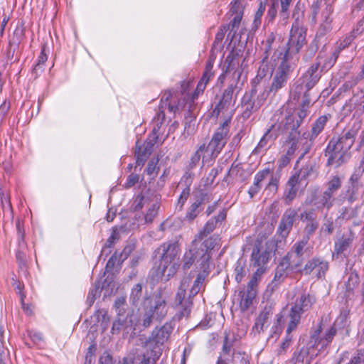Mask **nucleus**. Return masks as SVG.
Here are the masks:
<instances>
[{"mask_svg": "<svg viewBox=\"0 0 364 364\" xmlns=\"http://www.w3.org/2000/svg\"><path fill=\"white\" fill-rule=\"evenodd\" d=\"M181 249L176 241H168L161 244L154 251V264L152 270L158 279L166 277L167 279L177 272L179 267Z\"/></svg>", "mask_w": 364, "mask_h": 364, "instance_id": "nucleus-1", "label": "nucleus"}, {"mask_svg": "<svg viewBox=\"0 0 364 364\" xmlns=\"http://www.w3.org/2000/svg\"><path fill=\"white\" fill-rule=\"evenodd\" d=\"M189 85V82L183 81L182 82L181 96L178 94H173L170 90L162 93L160 104L152 120V132L154 134H164V132H161L160 129L165 119L164 110L166 109H168V112L173 114V116L183 110L186 105L185 97H183V95H184Z\"/></svg>", "mask_w": 364, "mask_h": 364, "instance_id": "nucleus-2", "label": "nucleus"}, {"mask_svg": "<svg viewBox=\"0 0 364 364\" xmlns=\"http://www.w3.org/2000/svg\"><path fill=\"white\" fill-rule=\"evenodd\" d=\"M166 298L161 291L155 292L151 297L146 298L143 305L142 326L149 327L154 321H161L167 314Z\"/></svg>", "mask_w": 364, "mask_h": 364, "instance_id": "nucleus-3", "label": "nucleus"}, {"mask_svg": "<svg viewBox=\"0 0 364 364\" xmlns=\"http://www.w3.org/2000/svg\"><path fill=\"white\" fill-rule=\"evenodd\" d=\"M316 301V297L305 291L296 295L294 301L290 304L288 314V318L290 320L289 331L298 326L302 316L311 310Z\"/></svg>", "mask_w": 364, "mask_h": 364, "instance_id": "nucleus-4", "label": "nucleus"}, {"mask_svg": "<svg viewBox=\"0 0 364 364\" xmlns=\"http://www.w3.org/2000/svg\"><path fill=\"white\" fill-rule=\"evenodd\" d=\"M306 29L304 27L303 21L296 18L290 30L287 48L283 58L285 60H292L294 56H296L302 47L306 43Z\"/></svg>", "mask_w": 364, "mask_h": 364, "instance_id": "nucleus-5", "label": "nucleus"}, {"mask_svg": "<svg viewBox=\"0 0 364 364\" xmlns=\"http://www.w3.org/2000/svg\"><path fill=\"white\" fill-rule=\"evenodd\" d=\"M308 237H303L295 242L287 255L280 262L279 269H290L300 272L305 259V254L308 248Z\"/></svg>", "mask_w": 364, "mask_h": 364, "instance_id": "nucleus-6", "label": "nucleus"}, {"mask_svg": "<svg viewBox=\"0 0 364 364\" xmlns=\"http://www.w3.org/2000/svg\"><path fill=\"white\" fill-rule=\"evenodd\" d=\"M288 61L283 58L281 64L272 75L270 85L260 94L261 101H266L270 95L275 96L280 90L286 86L291 73V66Z\"/></svg>", "mask_w": 364, "mask_h": 364, "instance_id": "nucleus-7", "label": "nucleus"}, {"mask_svg": "<svg viewBox=\"0 0 364 364\" xmlns=\"http://www.w3.org/2000/svg\"><path fill=\"white\" fill-rule=\"evenodd\" d=\"M353 138H332L329 141L326 154L328 155V165L336 164L337 166L341 164V159L344 152L353 143Z\"/></svg>", "mask_w": 364, "mask_h": 364, "instance_id": "nucleus-8", "label": "nucleus"}, {"mask_svg": "<svg viewBox=\"0 0 364 364\" xmlns=\"http://www.w3.org/2000/svg\"><path fill=\"white\" fill-rule=\"evenodd\" d=\"M309 105H304L301 103V108L298 111L296 116L291 119L288 117L282 129L277 135H283L284 136H297L301 134V130L299 129L303 119L309 114L308 108Z\"/></svg>", "mask_w": 364, "mask_h": 364, "instance_id": "nucleus-9", "label": "nucleus"}, {"mask_svg": "<svg viewBox=\"0 0 364 364\" xmlns=\"http://www.w3.org/2000/svg\"><path fill=\"white\" fill-rule=\"evenodd\" d=\"M173 331L171 324L166 323L159 328H155L149 338L146 342L147 350H156V348L162 351L161 346L168 339Z\"/></svg>", "mask_w": 364, "mask_h": 364, "instance_id": "nucleus-10", "label": "nucleus"}, {"mask_svg": "<svg viewBox=\"0 0 364 364\" xmlns=\"http://www.w3.org/2000/svg\"><path fill=\"white\" fill-rule=\"evenodd\" d=\"M158 138H139L134 154L137 166H143L154 151Z\"/></svg>", "mask_w": 364, "mask_h": 364, "instance_id": "nucleus-11", "label": "nucleus"}, {"mask_svg": "<svg viewBox=\"0 0 364 364\" xmlns=\"http://www.w3.org/2000/svg\"><path fill=\"white\" fill-rule=\"evenodd\" d=\"M262 274V270L255 272L248 282L245 291L240 292L242 295L240 306L242 311H247L252 304L253 300L255 299L257 292V282L260 279Z\"/></svg>", "mask_w": 364, "mask_h": 364, "instance_id": "nucleus-12", "label": "nucleus"}, {"mask_svg": "<svg viewBox=\"0 0 364 364\" xmlns=\"http://www.w3.org/2000/svg\"><path fill=\"white\" fill-rule=\"evenodd\" d=\"M319 188L316 187L311 190L309 195L305 200V204L307 205H314L318 210L326 208L329 210L333 205V198L324 191L318 196Z\"/></svg>", "mask_w": 364, "mask_h": 364, "instance_id": "nucleus-13", "label": "nucleus"}, {"mask_svg": "<svg viewBox=\"0 0 364 364\" xmlns=\"http://www.w3.org/2000/svg\"><path fill=\"white\" fill-rule=\"evenodd\" d=\"M321 332V326H319L311 335L310 339L311 347L313 348H317L319 351L324 349L329 343H331L337 333V330L334 326H332L326 332L323 337H320Z\"/></svg>", "mask_w": 364, "mask_h": 364, "instance_id": "nucleus-14", "label": "nucleus"}, {"mask_svg": "<svg viewBox=\"0 0 364 364\" xmlns=\"http://www.w3.org/2000/svg\"><path fill=\"white\" fill-rule=\"evenodd\" d=\"M328 262L320 257H314L309 259L300 272L309 275L314 272L318 278L323 277L328 269Z\"/></svg>", "mask_w": 364, "mask_h": 364, "instance_id": "nucleus-15", "label": "nucleus"}, {"mask_svg": "<svg viewBox=\"0 0 364 364\" xmlns=\"http://www.w3.org/2000/svg\"><path fill=\"white\" fill-rule=\"evenodd\" d=\"M186 287L181 284L175 296L174 304L179 308L178 314L180 318L187 317L191 313L193 302L191 299V295L188 299L185 298Z\"/></svg>", "mask_w": 364, "mask_h": 364, "instance_id": "nucleus-16", "label": "nucleus"}, {"mask_svg": "<svg viewBox=\"0 0 364 364\" xmlns=\"http://www.w3.org/2000/svg\"><path fill=\"white\" fill-rule=\"evenodd\" d=\"M297 211L294 208L285 210L279 222L277 232L282 237H287L292 229L294 223L297 218Z\"/></svg>", "mask_w": 364, "mask_h": 364, "instance_id": "nucleus-17", "label": "nucleus"}, {"mask_svg": "<svg viewBox=\"0 0 364 364\" xmlns=\"http://www.w3.org/2000/svg\"><path fill=\"white\" fill-rule=\"evenodd\" d=\"M355 239V232L352 229H349L346 232L342 234L334 243L333 254L337 256L347 257L346 252L350 247Z\"/></svg>", "mask_w": 364, "mask_h": 364, "instance_id": "nucleus-18", "label": "nucleus"}, {"mask_svg": "<svg viewBox=\"0 0 364 364\" xmlns=\"http://www.w3.org/2000/svg\"><path fill=\"white\" fill-rule=\"evenodd\" d=\"M255 96L245 93L241 101L242 113L241 117L243 119H247L251 114L257 111L265 101L260 100V94L257 98V102L253 100Z\"/></svg>", "mask_w": 364, "mask_h": 364, "instance_id": "nucleus-19", "label": "nucleus"}, {"mask_svg": "<svg viewBox=\"0 0 364 364\" xmlns=\"http://www.w3.org/2000/svg\"><path fill=\"white\" fill-rule=\"evenodd\" d=\"M311 90V87H306V84L299 79L290 92V97L296 102L301 100V103H303L304 105H310L311 98L309 91Z\"/></svg>", "mask_w": 364, "mask_h": 364, "instance_id": "nucleus-20", "label": "nucleus"}, {"mask_svg": "<svg viewBox=\"0 0 364 364\" xmlns=\"http://www.w3.org/2000/svg\"><path fill=\"white\" fill-rule=\"evenodd\" d=\"M226 217L227 210L225 209H223L217 215L212 217L206 222L196 237L199 240H203L204 237H207L209 234L213 232L218 223H221L225 220Z\"/></svg>", "mask_w": 364, "mask_h": 364, "instance_id": "nucleus-21", "label": "nucleus"}, {"mask_svg": "<svg viewBox=\"0 0 364 364\" xmlns=\"http://www.w3.org/2000/svg\"><path fill=\"white\" fill-rule=\"evenodd\" d=\"M208 260L209 257H207L205 261H202L200 264V271L197 274L193 285L190 290L191 296H195L200 291L205 282V279L208 276L210 273Z\"/></svg>", "mask_w": 364, "mask_h": 364, "instance_id": "nucleus-22", "label": "nucleus"}, {"mask_svg": "<svg viewBox=\"0 0 364 364\" xmlns=\"http://www.w3.org/2000/svg\"><path fill=\"white\" fill-rule=\"evenodd\" d=\"M225 73L233 72V77L239 80L242 74L240 59L233 53L228 54L225 60L223 68Z\"/></svg>", "mask_w": 364, "mask_h": 364, "instance_id": "nucleus-23", "label": "nucleus"}, {"mask_svg": "<svg viewBox=\"0 0 364 364\" xmlns=\"http://www.w3.org/2000/svg\"><path fill=\"white\" fill-rule=\"evenodd\" d=\"M207 195L200 193L198 196L196 197L194 202L190 205L186 211L185 220L189 222L193 221L201 211L200 206L206 200Z\"/></svg>", "mask_w": 364, "mask_h": 364, "instance_id": "nucleus-24", "label": "nucleus"}, {"mask_svg": "<svg viewBox=\"0 0 364 364\" xmlns=\"http://www.w3.org/2000/svg\"><path fill=\"white\" fill-rule=\"evenodd\" d=\"M252 262L255 267H257L258 270H262V273L264 272V266L269 260V252L267 251L261 252L257 246L254 247L251 255Z\"/></svg>", "mask_w": 364, "mask_h": 364, "instance_id": "nucleus-25", "label": "nucleus"}, {"mask_svg": "<svg viewBox=\"0 0 364 364\" xmlns=\"http://www.w3.org/2000/svg\"><path fill=\"white\" fill-rule=\"evenodd\" d=\"M273 314L271 306H266L261 311L258 317L256 318L255 324L252 327V333L259 334L264 330V325L267 323L269 318Z\"/></svg>", "mask_w": 364, "mask_h": 364, "instance_id": "nucleus-26", "label": "nucleus"}, {"mask_svg": "<svg viewBox=\"0 0 364 364\" xmlns=\"http://www.w3.org/2000/svg\"><path fill=\"white\" fill-rule=\"evenodd\" d=\"M364 171V167H359V171L358 173H354L350 178V186L348 187V189L346 191L345 198L350 203H353L356 200V193L359 188V178L360 177L361 173Z\"/></svg>", "mask_w": 364, "mask_h": 364, "instance_id": "nucleus-27", "label": "nucleus"}, {"mask_svg": "<svg viewBox=\"0 0 364 364\" xmlns=\"http://www.w3.org/2000/svg\"><path fill=\"white\" fill-rule=\"evenodd\" d=\"M300 184L297 179H296V177L291 176L288 180L284 193V200L287 205H289L296 198L298 192V186Z\"/></svg>", "mask_w": 364, "mask_h": 364, "instance_id": "nucleus-28", "label": "nucleus"}, {"mask_svg": "<svg viewBox=\"0 0 364 364\" xmlns=\"http://www.w3.org/2000/svg\"><path fill=\"white\" fill-rule=\"evenodd\" d=\"M269 173L270 170L269 168H265L255 174L254 183L248 190V194L251 198H252L260 191L262 188L261 183Z\"/></svg>", "mask_w": 364, "mask_h": 364, "instance_id": "nucleus-29", "label": "nucleus"}, {"mask_svg": "<svg viewBox=\"0 0 364 364\" xmlns=\"http://www.w3.org/2000/svg\"><path fill=\"white\" fill-rule=\"evenodd\" d=\"M144 283L143 281L138 282L132 287L129 294V301L132 305L137 306L140 302L143 295V287Z\"/></svg>", "mask_w": 364, "mask_h": 364, "instance_id": "nucleus-30", "label": "nucleus"}, {"mask_svg": "<svg viewBox=\"0 0 364 364\" xmlns=\"http://www.w3.org/2000/svg\"><path fill=\"white\" fill-rule=\"evenodd\" d=\"M199 255L195 248L185 252L182 259V269L184 272H187L191 267Z\"/></svg>", "mask_w": 364, "mask_h": 364, "instance_id": "nucleus-31", "label": "nucleus"}, {"mask_svg": "<svg viewBox=\"0 0 364 364\" xmlns=\"http://www.w3.org/2000/svg\"><path fill=\"white\" fill-rule=\"evenodd\" d=\"M314 174V167L313 165L309 164L303 166L298 173H296L292 176L296 177L297 181L301 183L303 181H306Z\"/></svg>", "mask_w": 364, "mask_h": 364, "instance_id": "nucleus-32", "label": "nucleus"}, {"mask_svg": "<svg viewBox=\"0 0 364 364\" xmlns=\"http://www.w3.org/2000/svg\"><path fill=\"white\" fill-rule=\"evenodd\" d=\"M282 148L285 154L293 158L295 151L299 150V144L297 138H288L283 143Z\"/></svg>", "mask_w": 364, "mask_h": 364, "instance_id": "nucleus-33", "label": "nucleus"}, {"mask_svg": "<svg viewBox=\"0 0 364 364\" xmlns=\"http://www.w3.org/2000/svg\"><path fill=\"white\" fill-rule=\"evenodd\" d=\"M230 102L223 99H220L215 107L212 112V116L218 117L220 114H227L226 117L232 113V110H230Z\"/></svg>", "mask_w": 364, "mask_h": 364, "instance_id": "nucleus-34", "label": "nucleus"}, {"mask_svg": "<svg viewBox=\"0 0 364 364\" xmlns=\"http://www.w3.org/2000/svg\"><path fill=\"white\" fill-rule=\"evenodd\" d=\"M312 347H311L310 343H309V347H303L299 351L294 352L292 360L295 361V364L299 363H304V360H308V355H311V358L314 355V353L311 352V350H314Z\"/></svg>", "mask_w": 364, "mask_h": 364, "instance_id": "nucleus-35", "label": "nucleus"}, {"mask_svg": "<svg viewBox=\"0 0 364 364\" xmlns=\"http://www.w3.org/2000/svg\"><path fill=\"white\" fill-rule=\"evenodd\" d=\"M216 244L217 237L213 236L204 240V242L200 245L201 251L203 252V261H205L207 257H209V259L210 258V256L209 255V254H208V252L212 250L215 247Z\"/></svg>", "mask_w": 364, "mask_h": 364, "instance_id": "nucleus-36", "label": "nucleus"}, {"mask_svg": "<svg viewBox=\"0 0 364 364\" xmlns=\"http://www.w3.org/2000/svg\"><path fill=\"white\" fill-rule=\"evenodd\" d=\"M331 118V114L323 115L318 117L313 124L311 128L312 135H318L324 129L328 120Z\"/></svg>", "mask_w": 364, "mask_h": 364, "instance_id": "nucleus-37", "label": "nucleus"}, {"mask_svg": "<svg viewBox=\"0 0 364 364\" xmlns=\"http://www.w3.org/2000/svg\"><path fill=\"white\" fill-rule=\"evenodd\" d=\"M235 342V336L230 338L229 333L227 331H225L220 355H230L233 348Z\"/></svg>", "mask_w": 364, "mask_h": 364, "instance_id": "nucleus-38", "label": "nucleus"}, {"mask_svg": "<svg viewBox=\"0 0 364 364\" xmlns=\"http://www.w3.org/2000/svg\"><path fill=\"white\" fill-rule=\"evenodd\" d=\"M161 355V350L159 348L147 350L144 354V358L139 364H154Z\"/></svg>", "mask_w": 364, "mask_h": 364, "instance_id": "nucleus-39", "label": "nucleus"}, {"mask_svg": "<svg viewBox=\"0 0 364 364\" xmlns=\"http://www.w3.org/2000/svg\"><path fill=\"white\" fill-rule=\"evenodd\" d=\"M341 185L342 181L340 177L333 176L327 183V188L324 192L328 193L333 198L334 193L341 188Z\"/></svg>", "mask_w": 364, "mask_h": 364, "instance_id": "nucleus-40", "label": "nucleus"}, {"mask_svg": "<svg viewBox=\"0 0 364 364\" xmlns=\"http://www.w3.org/2000/svg\"><path fill=\"white\" fill-rule=\"evenodd\" d=\"M95 316L98 323H100L102 331H106L109 327L110 318L107 311L105 309H99L95 312Z\"/></svg>", "mask_w": 364, "mask_h": 364, "instance_id": "nucleus-41", "label": "nucleus"}, {"mask_svg": "<svg viewBox=\"0 0 364 364\" xmlns=\"http://www.w3.org/2000/svg\"><path fill=\"white\" fill-rule=\"evenodd\" d=\"M232 117V113H230V115L225 117L223 123L217 129L213 136H226L228 135L230 129V122L231 121Z\"/></svg>", "mask_w": 364, "mask_h": 364, "instance_id": "nucleus-42", "label": "nucleus"}, {"mask_svg": "<svg viewBox=\"0 0 364 364\" xmlns=\"http://www.w3.org/2000/svg\"><path fill=\"white\" fill-rule=\"evenodd\" d=\"M297 140L299 144V150L303 151L299 157V159H301L311 149L314 144L313 138H297Z\"/></svg>", "mask_w": 364, "mask_h": 364, "instance_id": "nucleus-43", "label": "nucleus"}, {"mask_svg": "<svg viewBox=\"0 0 364 364\" xmlns=\"http://www.w3.org/2000/svg\"><path fill=\"white\" fill-rule=\"evenodd\" d=\"M232 363L233 364H250L249 356L245 352L234 350L232 353Z\"/></svg>", "mask_w": 364, "mask_h": 364, "instance_id": "nucleus-44", "label": "nucleus"}, {"mask_svg": "<svg viewBox=\"0 0 364 364\" xmlns=\"http://www.w3.org/2000/svg\"><path fill=\"white\" fill-rule=\"evenodd\" d=\"M322 53L320 52L317 58L316 62L313 63L310 68L306 70V73H309L312 75H321L323 70H321V60L323 59Z\"/></svg>", "mask_w": 364, "mask_h": 364, "instance_id": "nucleus-45", "label": "nucleus"}, {"mask_svg": "<svg viewBox=\"0 0 364 364\" xmlns=\"http://www.w3.org/2000/svg\"><path fill=\"white\" fill-rule=\"evenodd\" d=\"M126 298L124 296L119 297L114 302V308L118 318L124 317L126 313Z\"/></svg>", "mask_w": 364, "mask_h": 364, "instance_id": "nucleus-46", "label": "nucleus"}, {"mask_svg": "<svg viewBox=\"0 0 364 364\" xmlns=\"http://www.w3.org/2000/svg\"><path fill=\"white\" fill-rule=\"evenodd\" d=\"M321 78V75H312L305 73L299 80L306 84V86L311 89L316 85Z\"/></svg>", "mask_w": 364, "mask_h": 364, "instance_id": "nucleus-47", "label": "nucleus"}, {"mask_svg": "<svg viewBox=\"0 0 364 364\" xmlns=\"http://www.w3.org/2000/svg\"><path fill=\"white\" fill-rule=\"evenodd\" d=\"M360 279L357 274L351 273L346 283V296H350V292L358 286Z\"/></svg>", "mask_w": 364, "mask_h": 364, "instance_id": "nucleus-48", "label": "nucleus"}, {"mask_svg": "<svg viewBox=\"0 0 364 364\" xmlns=\"http://www.w3.org/2000/svg\"><path fill=\"white\" fill-rule=\"evenodd\" d=\"M159 207V203L158 202H155L149 208L147 213L144 216L146 223H151L154 220V218L158 215Z\"/></svg>", "mask_w": 364, "mask_h": 364, "instance_id": "nucleus-49", "label": "nucleus"}, {"mask_svg": "<svg viewBox=\"0 0 364 364\" xmlns=\"http://www.w3.org/2000/svg\"><path fill=\"white\" fill-rule=\"evenodd\" d=\"M205 149V144H203L200 146L198 149L194 153V154L192 156L191 161L188 165L187 167H188L189 169H193L196 165L199 163L200 158H201V154L204 151Z\"/></svg>", "mask_w": 364, "mask_h": 364, "instance_id": "nucleus-50", "label": "nucleus"}, {"mask_svg": "<svg viewBox=\"0 0 364 364\" xmlns=\"http://www.w3.org/2000/svg\"><path fill=\"white\" fill-rule=\"evenodd\" d=\"M338 57L337 51L333 52L330 55L326 56L321 65V70H329L333 66Z\"/></svg>", "mask_w": 364, "mask_h": 364, "instance_id": "nucleus-51", "label": "nucleus"}, {"mask_svg": "<svg viewBox=\"0 0 364 364\" xmlns=\"http://www.w3.org/2000/svg\"><path fill=\"white\" fill-rule=\"evenodd\" d=\"M132 317V314H127L125 317H121V323L123 327V331L126 333H129V331L134 330V328L133 327L134 321Z\"/></svg>", "mask_w": 364, "mask_h": 364, "instance_id": "nucleus-52", "label": "nucleus"}, {"mask_svg": "<svg viewBox=\"0 0 364 364\" xmlns=\"http://www.w3.org/2000/svg\"><path fill=\"white\" fill-rule=\"evenodd\" d=\"M279 6V2L277 0H274L272 1L266 16V20L268 23H272L274 21V18L277 16V9Z\"/></svg>", "mask_w": 364, "mask_h": 364, "instance_id": "nucleus-53", "label": "nucleus"}, {"mask_svg": "<svg viewBox=\"0 0 364 364\" xmlns=\"http://www.w3.org/2000/svg\"><path fill=\"white\" fill-rule=\"evenodd\" d=\"M119 232L117 227H113L112 229V232L109 238L107 240L105 246L103 247V250L105 248H110L114 246L116 241L119 240Z\"/></svg>", "mask_w": 364, "mask_h": 364, "instance_id": "nucleus-54", "label": "nucleus"}, {"mask_svg": "<svg viewBox=\"0 0 364 364\" xmlns=\"http://www.w3.org/2000/svg\"><path fill=\"white\" fill-rule=\"evenodd\" d=\"M235 280L237 283H240L242 282L243 278L245 277L247 274V271L245 269V264H242L240 261H238L237 262L235 269Z\"/></svg>", "mask_w": 364, "mask_h": 364, "instance_id": "nucleus-55", "label": "nucleus"}, {"mask_svg": "<svg viewBox=\"0 0 364 364\" xmlns=\"http://www.w3.org/2000/svg\"><path fill=\"white\" fill-rule=\"evenodd\" d=\"M319 223L318 221L307 222L304 228L305 235L303 237H308V241L310 237L314 235L315 231L318 228Z\"/></svg>", "mask_w": 364, "mask_h": 364, "instance_id": "nucleus-56", "label": "nucleus"}, {"mask_svg": "<svg viewBox=\"0 0 364 364\" xmlns=\"http://www.w3.org/2000/svg\"><path fill=\"white\" fill-rule=\"evenodd\" d=\"M122 262L123 261L121 260V258L118 255L117 252H115L114 254L107 261L106 264V270L107 272H111L116 264L120 265Z\"/></svg>", "mask_w": 364, "mask_h": 364, "instance_id": "nucleus-57", "label": "nucleus"}, {"mask_svg": "<svg viewBox=\"0 0 364 364\" xmlns=\"http://www.w3.org/2000/svg\"><path fill=\"white\" fill-rule=\"evenodd\" d=\"M279 1L281 6L279 15L283 19H287L289 15V11L292 0H280Z\"/></svg>", "mask_w": 364, "mask_h": 364, "instance_id": "nucleus-58", "label": "nucleus"}, {"mask_svg": "<svg viewBox=\"0 0 364 364\" xmlns=\"http://www.w3.org/2000/svg\"><path fill=\"white\" fill-rule=\"evenodd\" d=\"M318 48V46L317 41H312L309 44V47L306 51V53L304 56V60L306 61H308L310 59H311L314 56L316 53L317 52Z\"/></svg>", "mask_w": 364, "mask_h": 364, "instance_id": "nucleus-59", "label": "nucleus"}, {"mask_svg": "<svg viewBox=\"0 0 364 364\" xmlns=\"http://www.w3.org/2000/svg\"><path fill=\"white\" fill-rule=\"evenodd\" d=\"M101 290H100V287L97 286H94L89 291L88 295L87 296V303L89 306H92L95 302L97 296H99L100 294Z\"/></svg>", "mask_w": 364, "mask_h": 364, "instance_id": "nucleus-60", "label": "nucleus"}, {"mask_svg": "<svg viewBox=\"0 0 364 364\" xmlns=\"http://www.w3.org/2000/svg\"><path fill=\"white\" fill-rule=\"evenodd\" d=\"M208 83V82H205V80H203V77L200 78L194 92L192 95L191 100L193 102L198 98L199 95L203 92Z\"/></svg>", "mask_w": 364, "mask_h": 364, "instance_id": "nucleus-61", "label": "nucleus"}, {"mask_svg": "<svg viewBox=\"0 0 364 364\" xmlns=\"http://www.w3.org/2000/svg\"><path fill=\"white\" fill-rule=\"evenodd\" d=\"M190 188L185 187V188L182 191L177 203V208L181 210L183 209V205L186 201L188 200L190 195Z\"/></svg>", "mask_w": 364, "mask_h": 364, "instance_id": "nucleus-62", "label": "nucleus"}, {"mask_svg": "<svg viewBox=\"0 0 364 364\" xmlns=\"http://www.w3.org/2000/svg\"><path fill=\"white\" fill-rule=\"evenodd\" d=\"M364 363V349H359L350 358L348 364H361Z\"/></svg>", "mask_w": 364, "mask_h": 364, "instance_id": "nucleus-63", "label": "nucleus"}, {"mask_svg": "<svg viewBox=\"0 0 364 364\" xmlns=\"http://www.w3.org/2000/svg\"><path fill=\"white\" fill-rule=\"evenodd\" d=\"M96 350V346L95 345H91L87 351L85 364H92L95 360V352Z\"/></svg>", "mask_w": 364, "mask_h": 364, "instance_id": "nucleus-64", "label": "nucleus"}]
</instances>
